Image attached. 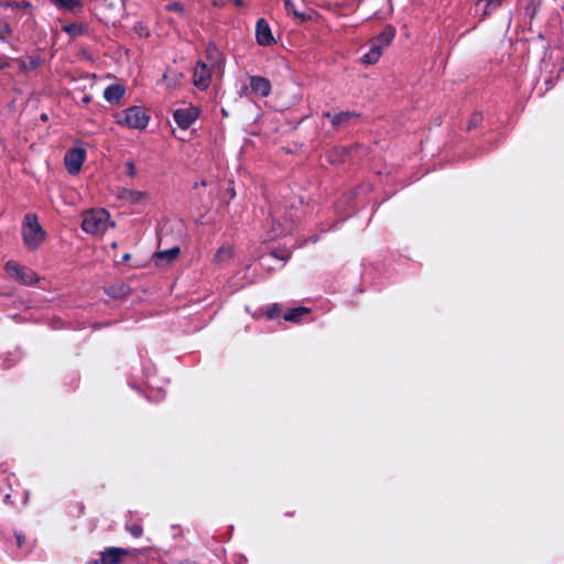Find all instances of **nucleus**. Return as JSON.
I'll return each mask as SVG.
<instances>
[{"mask_svg":"<svg viewBox=\"0 0 564 564\" xmlns=\"http://www.w3.org/2000/svg\"><path fill=\"white\" fill-rule=\"evenodd\" d=\"M110 215L106 209H90L83 214L82 228L85 232L94 236H102L109 228L113 227Z\"/></svg>","mask_w":564,"mask_h":564,"instance_id":"f257e3e1","label":"nucleus"},{"mask_svg":"<svg viewBox=\"0 0 564 564\" xmlns=\"http://www.w3.org/2000/svg\"><path fill=\"white\" fill-rule=\"evenodd\" d=\"M22 236L24 245L30 250L37 249L45 239V231L34 214H26L23 220Z\"/></svg>","mask_w":564,"mask_h":564,"instance_id":"f03ea898","label":"nucleus"},{"mask_svg":"<svg viewBox=\"0 0 564 564\" xmlns=\"http://www.w3.org/2000/svg\"><path fill=\"white\" fill-rule=\"evenodd\" d=\"M149 116L141 107H130L117 116V122L132 129H144L149 123Z\"/></svg>","mask_w":564,"mask_h":564,"instance_id":"7ed1b4c3","label":"nucleus"},{"mask_svg":"<svg viewBox=\"0 0 564 564\" xmlns=\"http://www.w3.org/2000/svg\"><path fill=\"white\" fill-rule=\"evenodd\" d=\"M6 271L10 278L23 283L31 284L40 280L39 275L33 271L19 265L17 262L8 261L6 263Z\"/></svg>","mask_w":564,"mask_h":564,"instance_id":"20e7f679","label":"nucleus"},{"mask_svg":"<svg viewBox=\"0 0 564 564\" xmlns=\"http://www.w3.org/2000/svg\"><path fill=\"white\" fill-rule=\"evenodd\" d=\"M86 158V151L83 148H74L66 152L64 162L69 174H77Z\"/></svg>","mask_w":564,"mask_h":564,"instance_id":"39448f33","label":"nucleus"},{"mask_svg":"<svg viewBox=\"0 0 564 564\" xmlns=\"http://www.w3.org/2000/svg\"><path fill=\"white\" fill-rule=\"evenodd\" d=\"M117 197L119 199L129 202L135 205H145L149 202V194L143 191L131 189L127 187H119L117 189Z\"/></svg>","mask_w":564,"mask_h":564,"instance_id":"423d86ee","label":"nucleus"},{"mask_svg":"<svg viewBox=\"0 0 564 564\" xmlns=\"http://www.w3.org/2000/svg\"><path fill=\"white\" fill-rule=\"evenodd\" d=\"M198 109L195 107H186L174 111V119L181 129H187L198 117Z\"/></svg>","mask_w":564,"mask_h":564,"instance_id":"0eeeda50","label":"nucleus"},{"mask_svg":"<svg viewBox=\"0 0 564 564\" xmlns=\"http://www.w3.org/2000/svg\"><path fill=\"white\" fill-rule=\"evenodd\" d=\"M212 72L214 70L207 67L206 62H198L193 75L194 85L200 89H206L209 86Z\"/></svg>","mask_w":564,"mask_h":564,"instance_id":"6e6552de","label":"nucleus"},{"mask_svg":"<svg viewBox=\"0 0 564 564\" xmlns=\"http://www.w3.org/2000/svg\"><path fill=\"white\" fill-rule=\"evenodd\" d=\"M206 61H207V67H209L213 70H219L223 72L224 68V58L221 56V53L219 50L214 46L209 45L206 51Z\"/></svg>","mask_w":564,"mask_h":564,"instance_id":"1a4fd4ad","label":"nucleus"},{"mask_svg":"<svg viewBox=\"0 0 564 564\" xmlns=\"http://www.w3.org/2000/svg\"><path fill=\"white\" fill-rule=\"evenodd\" d=\"M128 553L126 549L110 547L101 553L100 564H118Z\"/></svg>","mask_w":564,"mask_h":564,"instance_id":"9d476101","label":"nucleus"},{"mask_svg":"<svg viewBox=\"0 0 564 564\" xmlns=\"http://www.w3.org/2000/svg\"><path fill=\"white\" fill-rule=\"evenodd\" d=\"M256 34H257V41L260 45H270L271 43L274 42V39L271 34V30H270L268 23L263 19L258 21Z\"/></svg>","mask_w":564,"mask_h":564,"instance_id":"9b49d317","label":"nucleus"},{"mask_svg":"<svg viewBox=\"0 0 564 564\" xmlns=\"http://www.w3.org/2000/svg\"><path fill=\"white\" fill-rule=\"evenodd\" d=\"M250 88L252 93L262 97H267L271 91L270 82L267 78L260 76L250 77Z\"/></svg>","mask_w":564,"mask_h":564,"instance_id":"f8f14e48","label":"nucleus"},{"mask_svg":"<svg viewBox=\"0 0 564 564\" xmlns=\"http://www.w3.org/2000/svg\"><path fill=\"white\" fill-rule=\"evenodd\" d=\"M180 254V248L173 247L169 250L159 251L154 254V263L158 267L165 265L172 261H174Z\"/></svg>","mask_w":564,"mask_h":564,"instance_id":"ddd939ff","label":"nucleus"},{"mask_svg":"<svg viewBox=\"0 0 564 564\" xmlns=\"http://www.w3.org/2000/svg\"><path fill=\"white\" fill-rule=\"evenodd\" d=\"M284 3V8L289 14H292L300 22H304L311 19V15L306 14L304 11H301L297 6L292 0H282Z\"/></svg>","mask_w":564,"mask_h":564,"instance_id":"4468645a","label":"nucleus"},{"mask_svg":"<svg viewBox=\"0 0 564 564\" xmlns=\"http://www.w3.org/2000/svg\"><path fill=\"white\" fill-rule=\"evenodd\" d=\"M124 94V87L121 85L108 86L104 91V97L109 102L118 101Z\"/></svg>","mask_w":564,"mask_h":564,"instance_id":"2eb2a0df","label":"nucleus"},{"mask_svg":"<svg viewBox=\"0 0 564 564\" xmlns=\"http://www.w3.org/2000/svg\"><path fill=\"white\" fill-rule=\"evenodd\" d=\"M381 51L382 47L380 46V44L375 43L372 41L370 51L366 55H364L361 62L367 65L376 64L381 56Z\"/></svg>","mask_w":564,"mask_h":564,"instance_id":"dca6fc26","label":"nucleus"},{"mask_svg":"<svg viewBox=\"0 0 564 564\" xmlns=\"http://www.w3.org/2000/svg\"><path fill=\"white\" fill-rule=\"evenodd\" d=\"M394 35V29L388 25L376 39H373V42L380 44L381 47H386L392 42Z\"/></svg>","mask_w":564,"mask_h":564,"instance_id":"f3484780","label":"nucleus"},{"mask_svg":"<svg viewBox=\"0 0 564 564\" xmlns=\"http://www.w3.org/2000/svg\"><path fill=\"white\" fill-rule=\"evenodd\" d=\"M234 256V250L230 246H221L214 258L216 264L227 263Z\"/></svg>","mask_w":564,"mask_h":564,"instance_id":"a211bd4d","label":"nucleus"},{"mask_svg":"<svg viewBox=\"0 0 564 564\" xmlns=\"http://www.w3.org/2000/svg\"><path fill=\"white\" fill-rule=\"evenodd\" d=\"M52 2L55 6L72 12H76L83 7L80 0H52Z\"/></svg>","mask_w":564,"mask_h":564,"instance_id":"6ab92c4d","label":"nucleus"},{"mask_svg":"<svg viewBox=\"0 0 564 564\" xmlns=\"http://www.w3.org/2000/svg\"><path fill=\"white\" fill-rule=\"evenodd\" d=\"M354 116L352 112H339L336 115H333L330 112H326L325 117L330 118L332 124L335 127L343 126L349 121V119Z\"/></svg>","mask_w":564,"mask_h":564,"instance_id":"aec40b11","label":"nucleus"},{"mask_svg":"<svg viewBox=\"0 0 564 564\" xmlns=\"http://www.w3.org/2000/svg\"><path fill=\"white\" fill-rule=\"evenodd\" d=\"M308 313H310V310L306 307H303V306L295 307V308L289 311L284 315V319L288 322H297L301 316L308 314Z\"/></svg>","mask_w":564,"mask_h":564,"instance_id":"412c9836","label":"nucleus"},{"mask_svg":"<svg viewBox=\"0 0 564 564\" xmlns=\"http://www.w3.org/2000/svg\"><path fill=\"white\" fill-rule=\"evenodd\" d=\"M181 77H182V75L180 73L167 70L163 75V80L165 82L167 88H172V87H175L180 83Z\"/></svg>","mask_w":564,"mask_h":564,"instance_id":"4be33fe9","label":"nucleus"},{"mask_svg":"<svg viewBox=\"0 0 564 564\" xmlns=\"http://www.w3.org/2000/svg\"><path fill=\"white\" fill-rule=\"evenodd\" d=\"M41 65V59L37 57H30L29 62L19 61V68L21 72H29L36 69Z\"/></svg>","mask_w":564,"mask_h":564,"instance_id":"5701e85b","label":"nucleus"},{"mask_svg":"<svg viewBox=\"0 0 564 564\" xmlns=\"http://www.w3.org/2000/svg\"><path fill=\"white\" fill-rule=\"evenodd\" d=\"M503 0H478L476 6L479 7L480 3L485 2V7L482 10V17H486L490 13V8H498L501 6Z\"/></svg>","mask_w":564,"mask_h":564,"instance_id":"b1692460","label":"nucleus"},{"mask_svg":"<svg viewBox=\"0 0 564 564\" xmlns=\"http://www.w3.org/2000/svg\"><path fill=\"white\" fill-rule=\"evenodd\" d=\"M63 30L70 36L75 37L84 34L85 26L83 24H66L63 26Z\"/></svg>","mask_w":564,"mask_h":564,"instance_id":"393cba45","label":"nucleus"},{"mask_svg":"<svg viewBox=\"0 0 564 564\" xmlns=\"http://www.w3.org/2000/svg\"><path fill=\"white\" fill-rule=\"evenodd\" d=\"M105 6L113 13H120L122 9V0H104Z\"/></svg>","mask_w":564,"mask_h":564,"instance_id":"a878e982","label":"nucleus"},{"mask_svg":"<svg viewBox=\"0 0 564 564\" xmlns=\"http://www.w3.org/2000/svg\"><path fill=\"white\" fill-rule=\"evenodd\" d=\"M129 293V288L126 286V285H121L119 286L118 289L116 288H111L109 291H108V294L113 296V297H123L126 296L127 294Z\"/></svg>","mask_w":564,"mask_h":564,"instance_id":"bb28decb","label":"nucleus"},{"mask_svg":"<svg viewBox=\"0 0 564 564\" xmlns=\"http://www.w3.org/2000/svg\"><path fill=\"white\" fill-rule=\"evenodd\" d=\"M3 6L6 8H22V9H29L31 8V3L28 2V1H23V2H13V1H7L3 3Z\"/></svg>","mask_w":564,"mask_h":564,"instance_id":"cd10ccee","label":"nucleus"},{"mask_svg":"<svg viewBox=\"0 0 564 564\" xmlns=\"http://www.w3.org/2000/svg\"><path fill=\"white\" fill-rule=\"evenodd\" d=\"M12 32L10 25L7 22L0 21V40H6L7 35Z\"/></svg>","mask_w":564,"mask_h":564,"instance_id":"c85d7f7f","label":"nucleus"},{"mask_svg":"<svg viewBox=\"0 0 564 564\" xmlns=\"http://www.w3.org/2000/svg\"><path fill=\"white\" fill-rule=\"evenodd\" d=\"M166 9H167L169 11L176 12V13H178L180 15H183V14H184V11H185L184 6H183L181 2H173V3L169 4V6L166 7Z\"/></svg>","mask_w":564,"mask_h":564,"instance_id":"c756f323","label":"nucleus"},{"mask_svg":"<svg viewBox=\"0 0 564 564\" xmlns=\"http://www.w3.org/2000/svg\"><path fill=\"white\" fill-rule=\"evenodd\" d=\"M124 167H126L127 176H129L130 178H134L137 176V170H135L133 162H131V161L126 162Z\"/></svg>","mask_w":564,"mask_h":564,"instance_id":"7c9ffc66","label":"nucleus"},{"mask_svg":"<svg viewBox=\"0 0 564 564\" xmlns=\"http://www.w3.org/2000/svg\"><path fill=\"white\" fill-rule=\"evenodd\" d=\"M130 531H131V533H132L134 536H140V535H141V533H142V529H141V527H139V525H134V527L130 528Z\"/></svg>","mask_w":564,"mask_h":564,"instance_id":"2f4dec72","label":"nucleus"},{"mask_svg":"<svg viewBox=\"0 0 564 564\" xmlns=\"http://www.w3.org/2000/svg\"><path fill=\"white\" fill-rule=\"evenodd\" d=\"M8 65H9V63L6 59L0 58V69L6 68Z\"/></svg>","mask_w":564,"mask_h":564,"instance_id":"473e14b6","label":"nucleus"},{"mask_svg":"<svg viewBox=\"0 0 564 564\" xmlns=\"http://www.w3.org/2000/svg\"><path fill=\"white\" fill-rule=\"evenodd\" d=\"M278 312V306L276 305H273L271 311L268 312V315L269 317L273 316V314H275Z\"/></svg>","mask_w":564,"mask_h":564,"instance_id":"72a5a7b5","label":"nucleus"},{"mask_svg":"<svg viewBox=\"0 0 564 564\" xmlns=\"http://www.w3.org/2000/svg\"><path fill=\"white\" fill-rule=\"evenodd\" d=\"M247 91H248V87H243V88H241V90H240V96H245V95H247Z\"/></svg>","mask_w":564,"mask_h":564,"instance_id":"f704fd0d","label":"nucleus"},{"mask_svg":"<svg viewBox=\"0 0 564 564\" xmlns=\"http://www.w3.org/2000/svg\"><path fill=\"white\" fill-rule=\"evenodd\" d=\"M122 259H123V261H128L130 259V254L126 253Z\"/></svg>","mask_w":564,"mask_h":564,"instance_id":"c9c22d12","label":"nucleus"},{"mask_svg":"<svg viewBox=\"0 0 564 564\" xmlns=\"http://www.w3.org/2000/svg\"><path fill=\"white\" fill-rule=\"evenodd\" d=\"M235 4L240 7V6H242V1L241 0H235Z\"/></svg>","mask_w":564,"mask_h":564,"instance_id":"e433bc0d","label":"nucleus"},{"mask_svg":"<svg viewBox=\"0 0 564 564\" xmlns=\"http://www.w3.org/2000/svg\"><path fill=\"white\" fill-rule=\"evenodd\" d=\"M83 101H84L85 104H87V102H89V101H90V98H89L88 96H86V97H84V98H83Z\"/></svg>","mask_w":564,"mask_h":564,"instance_id":"4c0bfd02","label":"nucleus"},{"mask_svg":"<svg viewBox=\"0 0 564 564\" xmlns=\"http://www.w3.org/2000/svg\"><path fill=\"white\" fill-rule=\"evenodd\" d=\"M221 112H223L224 116H226V117L228 116V112H227L226 109H221Z\"/></svg>","mask_w":564,"mask_h":564,"instance_id":"58836bf2","label":"nucleus"},{"mask_svg":"<svg viewBox=\"0 0 564 564\" xmlns=\"http://www.w3.org/2000/svg\"><path fill=\"white\" fill-rule=\"evenodd\" d=\"M270 259H276V256L273 253L271 254Z\"/></svg>","mask_w":564,"mask_h":564,"instance_id":"ea45409f","label":"nucleus"},{"mask_svg":"<svg viewBox=\"0 0 564 564\" xmlns=\"http://www.w3.org/2000/svg\"><path fill=\"white\" fill-rule=\"evenodd\" d=\"M289 258V256L284 257V258H281L282 261H286Z\"/></svg>","mask_w":564,"mask_h":564,"instance_id":"a19ab883","label":"nucleus"}]
</instances>
